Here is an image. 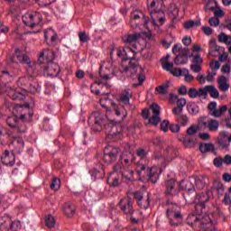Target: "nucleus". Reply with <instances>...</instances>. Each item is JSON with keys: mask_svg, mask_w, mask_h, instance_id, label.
Instances as JSON below:
<instances>
[{"mask_svg": "<svg viewBox=\"0 0 231 231\" xmlns=\"http://www.w3.org/2000/svg\"><path fill=\"white\" fill-rule=\"evenodd\" d=\"M122 147L124 150L119 157V161L114 165V171L121 172L125 181H127V180H133L134 174V171L131 169V165L134 162V156L131 152V144L124 143Z\"/></svg>", "mask_w": 231, "mask_h": 231, "instance_id": "nucleus-1", "label": "nucleus"}, {"mask_svg": "<svg viewBox=\"0 0 231 231\" xmlns=\"http://www.w3.org/2000/svg\"><path fill=\"white\" fill-rule=\"evenodd\" d=\"M165 0H148L147 6L152 17L153 26H162L165 23V14L162 8Z\"/></svg>", "mask_w": 231, "mask_h": 231, "instance_id": "nucleus-2", "label": "nucleus"}, {"mask_svg": "<svg viewBox=\"0 0 231 231\" xmlns=\"http://www.w3.org/2000/svg\"><path fill=\"white\" fill-rule=\"evenodd\" d=\"M168 208L166 210V216L169 219V223L171 226H179L181 225V221H183V216H181V212L180 211V207L178 204L171 203L167 201Z\"/></svg>", "mask_w": 231, "mask_h": 231, "instance_id": "nucleus-3", "label": "nucleus"}, {"mask_svg": "<svg viewBox=\"0 0 231 231\" xmlns=\"http://www.w3.org/2000/svg\"><path fill=\"white\" fill-rule=\"evenodd\" d=\"M16 55L12 58L13 62L16 64H27L26 71L30 77H35L37 75V70H35V63L32 64L30 57L24 54H21L19 49H15Z\"/></svg>", "mask_w": 231, "mask_h": 231, "instance_id": "nucleus-4", "label": "nucleus"}, {"mask_svg": "<svg viewBox=\"0 0 231 231\" xmlns=\"http://www.w3.org/2000/svg\"><path fill=\"white\" fill-rule=\"evenodd\" d=\"M151 113L152 116H150L149 118V115H151ZM142 116L145 120L149 118L148 124H150V125H158V124L162 122V118H160V106H158V104L156 103L152 104L150 106V110L149 108H144L143 110Z\"/></svg>", "mask_w": 231, "mask_h": 231, "instance_id": "nucleus-5", "label": "nucleus"}, {"mask_svg": "<svg viewBox=\"0 0 231 231\" xmlns=\"http://www.w3.org/2000/svg\"><path fill=\"white\" fill-rule=\"evenodd\" d=\"M171 51L174 55L179 53L174 59L176 66H181L182 64H187V62H189V53H190V50L189 48H183L181 43H176Z\"/></svg>", "mask_w": 231, "mask_h": 231, "instance_id": "nucleus-6", "label": "nucleus"}, {"mask_svg": "<svg viewBox=\"0 0 231 231\" xmlns=\"http://www.w3.org/2000/svg\"><path fill=\"white\" fill-rule=\"evenodd\" d=\"M26 118V114L21 115L20 117L17 116H11L7 117L6 124L11 129H14V133L23 134L26 132V125L21 122Z\"/></svg>", "mask_w": 231, "mask_h": 231, "instance_id": "nucleus-7", "label": "nucleus"}, {"mask_svg": "<svg viewBox=\"0 0 231 231\" xmlns=\"http://www.w3.org/2000/svg\"><path fill=\"white\" fill-rule=\"evenodd\" d=\"M22 21L25 26H29V28H35V26H39V24H41L42 21V14L39 12H28L23 15Z\"/></svg>", "mask_w": 231, "mask_h": 231, "instance_id": "nucleus-8", "label": "nucleus"}, {"mask_svg": "<svg viewBox=\"0 0 231 231\" xmlns=\"http://www.w3.org/2000/svg\"><path fill=\"white\" fill-rule=\"evenodd\" d=\"M105 129V133L107 136H110L115 140H122V131L124 129L122 125H113V123H108L106 125Z\"/></svg>", "mask_w": 231, "mask_h": 231, "instance_id": "nucleus-9", "label": "nucleus"}, {"mask_svg": "<svg viewBox=\"0 0 231 231\" xmlns=\"http://www.w3.org/2000/svg\"><path fill=\"white\" fill-rule=\"evenodd\" d=\"M118 154H120V148L111 145L106 146L103 160L106 163H113V162H116Z\"/></svg>", "mask_w": 231, "mask_h": 231, "instance_id": "nucleus-10", "label": "nucleus"}, {"mask_svg": "<svg viewBox=\"0 0 231 231\" xmlns=\"http://www.w3.org/2000/svg\"><path fill=\"white\" fill-rule=\"evenodd\" d=\"M136 50H137L136 43L133 44V48H126V50L117 49L116 50L117 57L122 58L124 57V55H126L125 58H123V60H130V62H133V60H136V53H138Z\"/></svg>", "mask_w": 231, "mask_h": 231, "instance_id": "nucleus-11", "label": "nucleus"}, {"mask_svg": "<svg viewBox=\"0 0 231 231\" xmlns=\"http://www.w3.org/2000/svg\"><path fill=\"white\" fill-rule=\"evenodd\" d=\"M134 203L133 202V199L129 197L123 198L119 202H118V207L125 214V216H131L134 212Z\"/></svg>", "mask_w": 231, "mask_h": 231, "instance_id": "nucleus-12", "label": "nucleus"}, {"mask_svg": "<svg viewBox=\"0 0 231 231\" xmlns=\"http://www.w3.org/2000/svg\"><path fill=\"white\" fill-rule=\"evenodd\" d=\"M165 195L169 198H178L180 195V186L176 184V180L171 179L165 181Z\"/></svg>", "mask_w": 231, "mask_h": 231, "instance_id": "nucleus-13", "label": "nucleus"}, {"mask_svg": "<svg viewBox=\"0 0 231 231\" xmlns=\"http://www.w3.org/2000/svg\"><path fill=\"white\" fill-rule=\"evenodd\" d=\"M43 73L46 77H59V73H60V66L55 62L50 61L44 68Z\"/></svg>", "mask_w": 231, "mask_h": 231, "instance_id": "nucleus-14", "label": "nucleus"}, {"mask_svg": "<svg viewBox=\"0 0 231 231\" xmlns=\"http://www.w3.org/2000/svg\"><path fill=\"white\" fill-rule=\"evenodd\" d=\"M139 19H143L145 27L149 26V22L151 21L148 16H145L142 11L135 10L131 14V19H130V24L131 26H134V24H136V22L139 21Z\"/></svg>", "mask_w": 231, "mask_h": 231, "instance_id": "nucleus-15", "label": "nucleus"}, {"mask_svg": "<svg viewBox=\"0 0 231 231\" xmlns=\"http://www.w3.org/2000/svg\"><path fill=\"white\" fill-rule=\"evenodd\" d=\"M199 124L200 127H205L211 132L217 131V129H219V121L216 119H208V121H205V117H202Z\"/></svg>", "mask_w": 231, "mask_h": 231, "instance_id": "nucleus-16", "label": "nucleus"}, {"mask_svg": "<svg viewBox=\"0 0 231 231\" xmlns=\"http://www.w3.org/2000/svg\"><path fill=\"white\" fill-rule=\"evenodd\" d=\"M1 162L4 163V165L14 167V165H15V154L14 152H10L8 150H5L1 156Z\"/></svg>", "mask_w": 231, "mask_h": 231, "instance_id": "nucleus-17", "label": "nucleus"}, {"mask_svg": "<svg viewBox=\"0 0 231 231\" xmlns=\"http://www.w3.org/2000/svg\"><path fill=\"white\" fill-rule=\"evenodd\" d=\"M133 98V91L129 88H125L123 93L119 95V102L123 107H126L130 104V100Z\"/></svg>", "mask_w": 231, "mask_h": 231, "instance_id": "nucleus-18", "label": "nucleus"}, {"mask_svg": "<svg viewBox=\"0 0 231 231\" xmlns=\"http://www.w3.org/2000/svg\"><path fill=\"white\" fill-rule=\"evenodd\" d=\"M188 96L189 98H207V93L205 92L204 88L196 89V88H190L188 90Z\"/></svg>", "mask_w": 231, "mask_h": 231, "instance_id": "nucleus-19", "label": "nucleus"}, {"mask_svg": "<svg viewBox=\"0 0 231 231\" xmlns=\"http://www.w3.org/2000/svg\"><path fill=\"white\" fill-rule=\"evenodd\" d=\"M160 174H162V169L156 166H153L148 170V178L149 181L152 183H156L158 179L160 178Z\"/></svg>", "mask_w": 231, "mask_h": 231, "instance_id": "nucleus-20", "label": "nucleus"}, {"mask_svg": "<svg viewBox=\"0 0 231 231\" xmlns=\"http://www.w3.org/2000/svg\"><path fill=\"white\" fill-rule=\"evenodd\" d=\"M55 58V54L50 49H43L42 51L40 53L39 60L42 62V60H47V62H51Z\"/></svg>", "mask_w": 231, "mask_h": 231, "instance_id": "nucleus-21", "label": "nucleus"}, {"mask_svg": "<svg viewBox=\"0 0 231 231\" xmlns=\"http://www.w3.org/2000/svg\"><path fill=\"white\" fill-rule=\"evenodd\" d=\"M91 120H94V125H97L98 128L96 131H100L102 125H104V117L100 112H94L90 115Z\"/></svg>", "mask_w": 231, "mask_h": 231, "instance_id": "nucleus-22", "label": "nucleus"}, {"mask_svg": "<svg viewBox=\"0 0 231 231\" xmlns=\"http://www.w3.org/2000/svg\"><path fill=\"white\" fill-rule=\"evenodd\" d=\"M11 145L14 148V152L20 154L24 149V141L21 137H14Z\"/></svg>", "mask_w": 231, "mask_h": 231, "instance_id": "nucleus-23", "label": "nucleus"}, {"mask_svg": "<svg viewBox=\"0 0 231 231\" xmlns=\"http://www.w3.org/2000/svg\"><path fill=\"white\" fill-rule=\"evenodd\" d=\"M115 172H118L119 174H121L123 181H125V182L131 181V180H124V175L122 174V172L116 171L115 169L113 168V171L110 172V175L108 176V179H107L108 183H110L112 187H118V185H120V179L116 177H113V174H115Z\"/></svg>", "mask_w": 231, "mask_h": 231, "instance_id": "nucleus-24", "label": "nucleus"}, {"mask_svg": "<svg viewBox=\"0 0 231 231\" xmlns=\"http://www.w3.org/2000/svg\"><path fill=\"white\" fill-rule=\"evenodd\" d=\"M204 91L206 93V98L208 97V93L211 98H219V90L214 85H208L204 87Z\"/></svg>", "mask_w": 231, "mask_h": 231, "instance_id": "nucleus-25", "label": "nucleus"}, {"mask_svg": "<svg viewBox=\"0 0 231 231\" xmlns=\"http://www.w3.org/2000/svg\"><path fill=\"white\" fill-rule=\"evenodd\" d=\"M217 84H218V89L222 91L223 93L228 91L230 89V83H228V79L225 76H221L217 79Z\"/></svg>", "mask_w": 231, "mask_h": 231, "instance_id": "nucleus-26", "label": "nucleus"}, {"mask_svg": "<svg viewBox=\"0 0 231 231\" xmlns=\"http://www.w3.org/2000/svg\"><path fill=\"white\" fill-rule=\"evenodd\" d=\"M169 88H171V81H166L155 88V93L157 95H169Z\"/></svg>", "mask_w": 231, "mask_h": 231, "instance_id": "nucleus-27", "label": "nucleus"}, {"mask_svg": "<svg viewBox=\"0 0 231 231\" xmlns=\"http://www.w3.org/2000/svg\"><path fill=\"white\" fill-rule=\"evenodd\" d=\"M140 39V34L138 33H134V34H126L122 37L123 42L125 44H134L136 41Z\"/></svg>", "mask_w": 231, "mask_h": 231, "instance_id": "nucleus-28", "label": "nucleus"}, {"mask_svg": "<svg viewBox=\"0 0 231 231\" xmlns=\"http://www.w3.org/2000/svg\"><path fill=\"white\" fill-rule=\"evenodd\" d=\"M89 174L92 176L94 181L100 180L104 177V168H102V165H99V170L94 168L89 171Z\"/></svg>", "mask_w": 231, "mask_h": 231, "instance_id": "nucleus-29", "label": "nucleus"}, {"mask_svg": "<svg viewBox=\"0 0 231 231\" xmlns=\"http://www.w3.org/2000/svg\"><path fill=\"white\" fill-rule=\"evenodd\" d=\"M125 107V106H118L115 103H112V109L116 116H122V115L123 118H125V116H127V112L124 109Z\"/></svg>", "mask_w": 231, "mask_h": 231, "instance_id": "nucleus-30", "label": "nucleus"}, {"mask_svg": "<svg viewBox=\"0 0 231 231\" xmlns=\"http://www.w3.org/2000/svg\"><path fill=\"white\" fill-rule=\"evenodd\" d=\"M63 212L68 217H73L75 215V206L71 202L65 203Z\"/></svg>", "mask_w": 231, "mask_h": 231, "instance_id": "nucleus-31", "label": "nucleus"}, {"mask_svg": "<svg viewBox=\"0 0 231 231\" xmlns=\"http://www.w3.org/2000/svg\"><path fill=\"white\" fill-rule=\"evenodd\" d=\"M137 205L141 208H144V210L149 208L151 205V197L149 196V193H146L145 196L141 200H139V202H137Z\"/></svg>", "mask_w": 231, "mask_h": 231, "instance_id": "nucleus-32", "label": "nucleus"}, {"mask_svg": "<svg viewBox=\"0 0 231 231\" xmlns=\"http://www.w3.org/2000/svg\"><path fill=\"white\" fill-rule=\"evenodd\" d=\"M209 53L208 55H211L212 57H217V53H219V50H221V47L216 45V40H210L209 41Z\"/></svg>", "mask_w": 231, "mask_h": 231, "instance_id": "nucleus-33", "label": "nucleus"}, {"mask_svg": "<svg viewBox=\"0 0 231 231\" xmlns=\"http://www.w3.org/2000/svg\"><path fill=\"white\" fill-rule=\"evenodd\" d=\"M225 133H220V137L218 138V147L219 149H228L230 147V141L228 138L223 136Z\"/></svg>", "mask_w": 231, "mask_h": 231, "instance_id": "nucleus-34", "label": "nucleus"}, {"mask_svg": "<svg viewBox=\"0 0 231 231\" xmlns=\"http://www.w3.org/2000/svg\"><path fill=\"white\" fill-rule=\"evenodd\" d=\"M179 189L190 192V190L194 189V186L192 185V182L189 180H180L179 183Z\"/></svg>", "mask_w": 231, "mask_h": 231, "instance_id": "nucleus-35", "label": "nucleus"}, {"mask_svg": "<svg viewBox=\"0 0 231 231\" xmlns=\"http://www.w3.org/2000/svg\"><path fill=\"white\" fill-rule=\"evenodd\" d=\"M21 227L22 226L19 220L12 221V218H10V223L7 224V230L19 231Z\"/></svg>", "mask_w": 231, "mask_h": 231, "instance_id": "nucleus-36", "label": "nucleus"}, {"mask_svg": "<svg viewBox=\"0 0 231 231\" xmlns=\"http://www.w3.org/2000/svg\"><path fill=\"white\" fill-rule=\"evenodd\" d=\"M200 152H214L216 151V147L212 143H204L199 145Z\"/></svg>", "mask_w": 231, "mask_h": 231, "instance_id": "nucleus-37", "label": "nucleus"}, {"mask_svg": "<svg viewBox=\"0 0 231 231\" xmlns=\"http://www.w3.org/2000/svg\"><path fill=\"white\" fill-rule=\"evenodd\" d=\"M16 84L19 88H22V89H26V88L30 86V79L27 77L19 78V79L16 81Z\"/></svg>", "mask_w": 231, "mask_h": 231, "instance_id": "nucleus-38", "label": "nucleus"}, {"mask_svg": "<svg viewBox=\"0 0 231 231\" xmlns=\"http://www.w3.org/2000/svg\"><path fill=\"white\" fill-rule=\"evenodd\" d=\"M205 180H207V177L205 176L197 177L195 179V185L197 189H199V190L205 189V185H207Z\"/></svg>", "mask_w": 231, "mask_h": 231, "instance_id": "nucleus-39", "label": "nucleus"}, {"mask_svg": "<svg viewBox=\"0 0 231 231\" xmlns=\"http://www.w3.org/2000/svg\"><path fill=\"white\" fill-rule=\"evenodd\" d=\"M226 109H228L226 107V106H220L219 109L215 108L211 113V116H215V118H219V116H221L223 115V113H225L226 111Z\"/></svg>", "mask_w": 231, "mask_h": 231, "instance_id": "nucleus-40", "label": "nucleus"}, {"mask_svg": "<svg viewBox=\"0 0 231 231\" xmlns=\"http://www.w3.org/2000/svg\"><path fill=\"white\" fill-rule=\"evenodd\" d=\"M130 216L132 223H138V221H140V219H142L143 217L142 211L136 209H134L133 214H131Z\"/></svg>", "mask_w": 231, "mask_h": 231, "instance_id": "nucleus-41", "label": "nucleus"}, {"mask_svg": "<svg viewBox=\"0 0 231 231\" xmlns=\"http://www.w3.org/2000/svg\"><path fill=\"white\" fill-rule=\"evenodd\" d=\"M217 7V2L216 0H208L206 3L205 10L214 12Z\"/></svg>", "mask_w": 231, "mask_h": 231, "instance_id": "nucleus-42", "label": "nucleus"}, {"mask_svg": "<svg viewBox=\"0 0 231 231\" xmlns=\"http://www.w3.org/2000/svg\"><path fill=\"white\" fill-rule=\"evenodd\" d=\"M188 111L189 115H192L194 116L198 115V113H199V106H198L196 103L189 104L188 105Z\"/></svg>", "mask_w": 231, "mask_h": 231, "instance_id": "nucleus-43", "label": "nucleus"}, {"mask_svg": "<svg viewBox=\"0 0 231 231\" xmlns=\"http://www.w3.org/2000/svg\"><path fill=\"white\" fill-rule=\"evenodd\" d=\"M8 223H10V217H0V230H8Z\"/></svg>", "mask_w": 231, "mask_h": 231, "instance_id": "nucleus-44", "label": "nucleus"}, {"mask_svg": "<svg viewBox=\"0 0 231 231\" xmlns=\"http://www.w3.org/2000/svg\"><path fill=\"white\" fill-rule=\"evenodd\" d=\"M196 26H201V21H189L184 23V28L186 30H190V28H194Z\"/></svg>", "mask_w": 231, "mask_h": 231, "instance_id": "nucleus-45", "label": "nucleus"}, {"mask_svg": "<svg viewBox=\"0 0 231 231\" xmlns=\"http://www.w3.org/2000/svg\"><path fill=\"white\" fill-rule=\"evenodd\" d=\"M79 42L83 44L86 42H89L91 41V38L89 37V34L86 33V32H79Z\"/></svg>", "mask_w": 231, "mask_h": 231, "instance_id": "nucleus-46", "label": "nucleus"}, {"mask_svg": "<svg viewBox=\"0 0 231 231\" xmlns=\"http://www.w3.org/2000/svg\"><path fill=\"white\" fill-rule=\"evenodd\" d=\"M45 225L48 228H53L55 226V218L53 216L49 215L45 217Z\"/></svg>", "mask_w": 231, "mask_h": 231, "instance_id": "nucleus-47", "label": "nucleus"}, {"mask_svg": "<svg viewBox=\"0 0 231 231\" xmlns=\"http://www.w3.org/2000/svg\"><path fill=\"white\" fill-rule=\"evenodd\" d=\"M152 160H154L155 162H160V163H163L165 162V158H163L162 152H154L152 156Z\"/></svg>", "mask_w": 231, "mask_h": 231, "instance_id": "nucleus-48", "label": "nucleus"}, {"mask_svg": "<svg viewBox=\"0 0 231 231\" xmlns=\"http://www.w3.org/2000/svg\"><path fill=\"white\" fill-rule=\"evenodd\" d=\"M176 120L178 124H180V125H187L189 124V117L187 115H180L176 117Z\"/></svg>", "mask_w": 231, "mask_h": 231, "instance_id": "nucleus-49", "label": "nucleus"}, {"mask_svg": "<svg viewBox=\"0 0 231 231\" xmlns=\"http://www.w3.org/2000/svg\"><path fill=\"white\" fill-rule=\"evenodd\" d=\"M51 190H59L60 189V180L57 177L52 179V182L51 183Z\"/></svg>", "mask_w": 231, "mask_h": 231, "instance_id": "nucleus-50", "label": "nucleus"}, {"mask_svg": "<svg viewBox=\"0 0 231 231\" xmlns=\"http://www.w3.org/2000/svg\"><path fill=\"white\" fill-rule=\"evenodd\" d=\"M10 97L13 100H24V95L21 92L12 91Z\"/></svg>", "mask_w": 231, "mask_h": 231, "instance_id": "nucleus-51", "label": "nucleus"}, {"mask_svg": "<svg viewBox=\"0 0 231 231\" xmlns=\"http://www.w3.org/2000/svg\"><path fill=\"white\" fill-rule=\"evenodd\" d=\"M181 142L184 146L188 147L190 149L191 147H194V140L188 138L187 136L182 137Z\"/></svg>", "mask_w": 231, "mask_h": 231, "instance_id": "nucleus-52", "label": "nucleus"}, {"mask_svg": "<svg viewBox=\"0 0 231 231\" xmlns=\"http://www.w3.org/2000/svg\"><path fill=\"white\" fill-rule=\"evenodd\" d=\"M216 75H217V71L216 69H211V71L208 72V75L206 77V80L208 82H214Z\"/></svg>", "mask_w": 231, "mask_h": 231, "instance_id": "nucleus-53", "label": "nucleus"}, {"mask_svg": "<svg viewBox=\"0 0 231 231\" xmlns=\"http://www.w3.org/2000/svg\"><path fill=\"white\" fill-rule=\"evenodd\" d=\"M198 221H199V219L198 218V217H196V215H189L187 217V223L188 225H190L192 226V225H196V223H198Z\"/></svg>", "mask_w": 231, "mask_h": 231, "instance_id": "nucleus-54", "label": "nucleus"}, {"mask_svg": "<svg viewBox=\"0 0 231 231\" xmlns=\"http://www.w3.org/2000/svg\"><path fill=\"white\" fill-rule=\"evenodd\" d=\"M162 69H165V71H171L172 68H174V63L168 62V61H162Z\"/></svg>", "mask_w": 231, "mask_h": 231, "instance_id": "nucleus-55", "label": "nucleus"}, {"mask_svg": "<svg viewBox=\"0 0 231 231\" xmlns=\"http://www.w3.org/2000/svg\"><path fill=\"white\" fill-rule=\"evenodd\" d=\"M199 129V127H198L197 125H191L187 129L186 133L189 136H194V134H196V133H198Z\"/></svg>", "mask_w": 231, "mask_h": 231, "instance_id": "nucleus-56", "label": "nucleus"}, {"mask_svg": "<svg viewBox=\"0 0 231 231\" xmlns=\"http://www.w3.org/2000/svg\"><path fill=\"white\" fill-rule=\"evenodd\" d=\"M201 231H214V226H212L211 222L202 224Z\"/></svg>", "mask_w": 231, "mask_h": 231, "instance_id": "nucleus-57", "label": "nucleus"}, {"mask_svg": "<svg viewBox=\"0 0 231 231\" xmlns=\"http://www.w3.org/2000/svg\"><path fill=\"white\" fill-rule=\"evenodd\" d=\"M226 39H231L230 38V35H227L226 33L225 32H221L219 35H218V41L219 42H223L225 44V42H226Z\"/></svg>", "mask_w": 231, "mask_h": 231, "instance_id": "nucleus-58", "label": "nucleus"}, {"mask_svg": "<svg viewBox=\"0 0 231 231\" xmlns=\"http://www.w3.org/2000/svg\"><path fill=\"white\" fill-rule=\"evenodd\" d=\"M136 155L141 158V160H144V158H147V152H145L143 149H138Z\"/></svg>", "mask_w": 231, "mask_h": 231, "instance_id": "nucleus-59", "label": "nucleus"}, {"mask_svg": "<svg viewBox=\"0 0 231 231\" xmlns=\"http://www.w3.org/2000/svg\"><path fill=\"white\" fill-rule=\"evenodd\" d=\"M209 24L210 26H214L215 28H217V26H219V18L217 17H211L209 19Z\"/></svg>", "mask_w": 231, "mask_h": 231, "instance_id": "nucleus-60", "label": "nucleus"}, {"mask_svg": "<svg viewBox=\"0 0 231 231\" xmlns=\"http://www.w3.org/2000/svg\"><path fill=\"white\" fill-rule=\"evenodd\" d=\"M169 120H163L161 123V129L163 131V133H167L169 131Z\"/></svg>", "mask_w": 231, "mask_h": 231, "instance_id": "nucleus-61", "label": "nucleus"}, {"mask_svg": "<svg viewBox=\"0 0 231 231\" xmlns=\"http://www.w3.org/2000/svg\"><path fill=\"white\" fill-rule=\"evenodd\" d=\"M144 196L145 195H143V193H142L140 191L134 192V199H135L137 203H139Z\"/></svg>", "mask_w": 231, "mask_h": 231, "instance_id": "nucleus-62", "label": "nucleus"}, {"mask_svg": "<svg viewBox=\"0 0 231 231\" xmlns=\"http://www.w3.org/2000/svg\"><path fill=\"white\" fill-rule=\"evenodd\" d=\"M223 163V158L221 157H217L213 160V165H215V167H221Z\"/></svg>", "mask_w": 231, "mask_h": 231, "instance_id": "nucleus-63", "label": "nucleus"}, {"mask_svg": "<svg viewBox=\"0 0 231 231\" xmlns=\"http://www.w3.org/2000/svg\"><path fill=\"white\" fill-rule=\"evenodd\" d=\"M213 12L215 14V17H217V19L225 15V12H223V10H221L219 7H217Z\"/></svg>", "mask_w": 231, "mask_h": 231, "instance_id": "nucleus-64", "label": "nucleus"}]
</instances>
